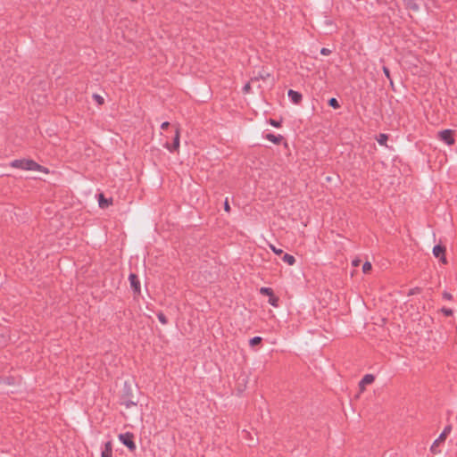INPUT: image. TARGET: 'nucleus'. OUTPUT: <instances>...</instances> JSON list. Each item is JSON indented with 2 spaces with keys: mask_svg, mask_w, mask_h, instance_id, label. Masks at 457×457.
<instances>
[{
  "mask_svg": "<svg viewBox=\"0 0 457 457\" xmlns=\"http://www.w3.org/2000/svg\"><path fill=\"white\" fill-rule=\"evenodd\" d=\"M11 166L16 169H21L24 170H33L39 171L45 174H48L49 170L47 168L39 165L36 162L31 159H20L14 160L11 162Z\"/></svg>",
  "mask_w": 457,
  "mask_h": 457,
  "instance_id": "1",
  "label": "nucleus"
},
{
  "mask_svg": "<svg viewBox=\"0 0 457 457\" xmlns=\"http://www.w3.org/2000/svg\"><path fill=\"white\" fill-rule=\"evenodd\" d=\"M433 255L439 259V261L444 264H447L446 259V248L442 245H436L433 248Z\"/></svg>",
  "mask_w": 457,
  "mask_h": 457,
  "instance_id": "2",
  "label": "nucleus"
},
{
  "mask_svg": "<svg viewBox=\"0 0 457 457\" xmlns=\"http://www.w3.org/2000/svg\"><path fill=\"white\" fill-rule=\"evenodd\" d=\"M453 134V130L445 129L438 132V138L446 143L448 145H453L455 143Z\"/></svg>",
  "mask_w": 457,
  "mask_h": 457,
  "instance_id": "3",
  "label": "nucleus"
},
{
  "mask_svg": "<svg viewBox=\"0 0 457 457\" xmlns=\"http://www.w3.org/2000/svg\"><path fill=\"white\" fill-rule=\"evenodd\" d=\"M179 139H180V129L179 126L175 128V136L173 139V145L165 144V147L170 152H178L179 148Z\"/></svg>",
  "mask_w": 457,
  "mask_h": 457,
  "instance_id": "4",
  "label": "nucleus"
},
{
  "mask_svg": "<svg viewBox=\"0 0 457 457\" xmlns=\"http://www.w3.org/2000/svg\"><path fill=\"white\" fill-rule=\"evenodd\" d=\"M120 442L125 445L129 450L134 451L136 445L133 441V435L130 433L120 434L119 436Z\"/></svg>",
  "mask_w": 457,
  "mask_h": 457,
  "instance_id": "5",
  "label": "nucleus"
},
{
  "mask_svg": "<svg viewBox=\"0 0 457 457\" xmlns=\"http://www.w3.org/2000/svg\"><path fill=\"white\" fill-rule=\"evenodd\" d=\"M445 439L443 436H438L431 445L430 452L433 455H437L441 453L440 446L445 443Z\"/></svg>",
  "mask_w": 457,
  "mask_h": 457,
  "instance_id": "6",
  "label": "nucleus"
},
{
  "mask_svg": "<svg viewBox=\"0 0 457 457\" xmlns=\"http://www.w3.org/2000/svg\"><path fill=\"white\" fill-rule=\"evenodd\" d=\"M375 377L371 374L365 375L359 383V388L361 392H364L366 386L370 385L374 382Z\"/></svg>",
  "mask_w": 457,
  "mask_h": 457,
  "instance_id": "7",
  "label": "nucleus"
},
{
  "mask_svg": "<svg viewBox=\"0 0 457 457\" xmlns=\"http://www.w3.org/2000/svg\"><path fill=\"white\" fill-rule=\"evenodd\" d=\"M271 77V74L270 72H269L267 70L265 69H262L258 74L256 76H254L253 78L251 79V81L252 82H254V81H257V80H267L269 79Z\"/></svg>",
  "mask_w": 457,
  "mask_h": 457,
  "instance_id": "8",
  "label": "nucleus"
},
{
  "mask_svg": "<svg viewBox=\"0 0 457 457\" xmlns=\"http://www.w3.org/2000/svg\"><path fill=\"white\" fill-rule=\"evenodd\" d=\"M129 281H130V286L133 288L134 292L137 293V294L140 293V283L137 279V277L135 274H130Z\"/></svg>",
  "mask_w": 457,
  "mask_h": 457,
  "instance_id": "9",
  "label": "nucleus"
},
{
  "mask_svg": "<svg viewBox=\"0 0 457 457\" xmlns=\"http://www.w3.org/2000/svg\"><path fill=\"white\" fill-rule=\"evenodd\" d=\"M98 204L101 208H107L112 204V198H105L103 194H100L98 197Z\"/></svg>",
  "mask_w": 457,
  "mask_h": 457,
  "instance_id": "10",
  "label": "nucleus"
},
{
  "mask_svg": "<svg viewBox=\"0 0 457 457\" xmlns=\"http://www.w3.org/2000/svg\"><path fill=\"white\" fill-rule=\"evenodd\" d=\"M287 95L294 104H299L302 100V95L295 90L290 89Z\"/></svg>",
  "mask_w": 457,
  "mask_h": 457,
  "instance_id": "11",
  "label": "nucleus"
},
{
  "mask_svg": "<svg viewBox=\"0 0 457 457\" xmlns=\"http://www.w3.org/2000/svg\"><path fill=\"white\" fill-rule=\"evenodd\" d=\"M112 442H107L104 445V449L102 452V457H112Z\"/></svg>",
  "mask_w": 457,
  "mask_h": 457,
  "instance_id": "12",
  "label": "nucleus"
},
{
  "mask_svg": "<svg viewBox=\"0 0 457 457\" xmlns=\"http://www.w3.org/2000/svg\"><path fill=\"white\" fill-rule=\"evenodd\" d=\"M403 1L405 3L406 6L410 10H412L413 12H418L420 10L419 5L415 0H403Z\"/></svg>",
  "mask_w": 457,
  "mask_h": 457,
  "instance_id": "13",
  "label": "nucleus"
},
{
  "mask_svg": "<svg viewBox=\"0 0 457 457\" xmlns=\"http://www.w3.org/2000/svg\"><path fill=\"white\" fill-rule=\"evenodd\" d=\"M266 138L274 144H279L283 139V137L280 135L275 136L273 134H267Z\"/></svg>",
  "mask_w": 457,
  "mask_h": 457,
  "instance_id": "14",
  "label": "nucleus"
},
{
  "mask_svg": "<svg viewBox=\"0 0 457 457\" xmlns=\"http://www.w3.org/2000/svg\"><path fill=\"white\" fill-rule=\"evenodd\" d=\"M283 261L290 266H293L295 263V258L288 253L284 254Z\"/></svg>",
  "mask_w": 457,
  "mask_h": 457,
  "instance_id": "15",
  "label": "nucleus"
},
{
  "mask_svg": "<svg viewBox=\"0 0 457 457\" xmlns=\"http://www.w3.org/2000/svg\"><path fill=\"white\" fill-rule=\"evenodd\" d=\"M452 431V426L451 425H448L446 426L443 432L439 435L440 436H443L444 439L446 440V437L448 436V435L451 433Z\"/></svg>",
  "mask_w": 457,
  "mask_h": 457,
  "instance_id": "16",
  "label": "nucleus"
},
{
  "mask_svg": "<svg viewBox=\"0 0 457 457\" xmlns=\"http://www.w3.org/2000/svg\"><path fill=\"white\" fill-rule=\"evenodd\" d=\"M377 140L379 145H386L387 136L386 134H380Z\"/></svg>",
  "mask_w": 457,
  "mask_h": 457,
  "instance_id": "17",
  "label": "nucleus"
},
{
  "mask_svg": "<svg viewBox=\"0 0 457 457\" xmlns=\"http://www.w3.org/2000/svg\"><path fill=\"white\" fill-rule=\"evenodd\" d=\"M262 337H254L249 341V345L251 346L258 345L262 343Z\"/></svg>",
  "mask_w": 457,
  "mask_h": 457,
  "instance_id": "18",
  "label": "nucleus"
},
{
  "mask_svg": "<svg viewBox=\"0 0 457 457\" xmlns=\"http://www.w3.org/2000/svg\"><path fill=\"white\" fill-rule=\"evenodd\" d=\"M278 302V298L274 294H272L271 295L269 296V303L272 306L277 307Z\"/></svg>",
  "mask_w": 457,
  "mask_h": 457,
  "instance_id": "19",
  "label": "nucleus"
},
{
  "mask_svg": "<svg viewBox=\"0 0 457 457\" xmlns=\"http://www.w3.org/2000/svg\"><path fill=\"white\" fill-rule=\"evenodd\" d=\"M260 293L264 295H271L273 293V290L270 287H261Z\"/></svg>",
  "mask_w": 457,
  "mask_h": 457,
  "instance_id": "20",
  "label": "nucleus"
},
{
  "mask_svg": "<svg viewBox=\"0 0 457 457\" xmlns=\"http://www.w3.org/2000/svg\"><path fill=\"white\" fill-rule=\"evenodd\" d=\"M372 269V266H371V263L370 262H366L363 265H362V271L364 273H368Z\"/></svg>",
  "mask_w": 457,
  "mask_h": 457,
  "instance_id": "21",
  "label": "nucleus"
},
{
  "mask_svg": "<svg viewBox=\"0 0 457 457\" xmlns=\"http://www.w3.org/2000/svg\"><path fill=\"white\" fill-rule=\"evenodd\" d=\"M328 104L335 109L339 108V104L336 98L329 99Z\"/></svg>",
  "mask_w": 457,
  "mask_h": 457,
  "instance_id": "22",
  "label": "nucleus"
},
{
  "mask_svg": "<svg viewBox=\"0 0 457 457\" xmlns=\"http://www.w3.org/2000/svg\"><path fill=\"white\" fill-rule=\"evenodd\" d=\"M440 312H441L444 315H445V316H452V315L453 314V310H452V309H448V308H445V307H444V308H442V309L440 310Z\"/></svg>",
  "mask_w": 457,
  "mask_h": 457,
  "instance_id": "23",
  "label": "nucleus"
},
{
  "mask_svg": "<svg viewBox=\"0 0 457 457\" xmlns=\"http://www.w3.org/2000/svg\"><path fill=\"white\" fill-rule=\"evenodd\" d=\"M93 98L96 100V102L98 104H104V98L101 96L96 94V95L93 96Z\"/></svg>",
  "mask_w": 457,
  "mask_h": 457,
  "instance_id": "24",
  "label": "nucleus"
},
{
  "mask_svg": "<svg viewBox=\"0 0 457 457\" xmlns=\"http://www.w3.org/2000/svg\"><path fill=\"white\" fill-rule=\"evenodd\" d=\"M250 90H251V84H250V82H248L243 87V91H244V93L247 94L250 92Z\"/></svg>",
  "mask_w": 457,
  "mask_h": 457,
  "instance_id": "25",
  "label": "nucleus"
},
{
  "mask_svg": "<svg viewBox=\"0 0 457 457\" xmlns=\"http://www.w3.org/2000/svg\"><path fill=\"white\" fill-rule=\"evenodd\" d=\"M270 124L274 126V127H276V128H279L280 127V122L277 121L275 120H272V119L270 120Z\"/></svg>",
  "mask_w": 457,
  "mask_h": 457,
  "instance_id": "26",
  "label": "nucleus"
},
{
  "mask_svg": "<svg viewBox=\"0 0 457 457\" xmlns=\"http://www.w3.org/2000/svg\"><path fill=\"white\" fill-rule=\"evenodd\" d=\"M158 319L162 323V324H166L167 323V320L165 318V316L162 314V313H160L158 315Z\"/></svg>",
  "mask_w": 457,
  "mask_h": 457,
  "instance_id": "27",
  "label": "nucleus"
},
{
  "mask_svg": "<svg viewBox=\"0 0 457 457\" xmlns=\"http://www.w3.org/2000/svg\"><path fill=\"white\" fill-rule=\"evenodd\" d=\"M320 54L323 55H328L331 54V51L328 48L324 47L320 50Z\"/></svg>",
  "mask_w": 457,
  "mask_h": 457,
  "instance_id": "28",
  "label": "nucleus"
},
{
  "mask_svg": "<svg viewBox=\"0 0 457 457\" xmlns=\"http://www.w3.org/2000/svg\"><path fill=\"white\" fill-rule=\"evenodd\" d=\"M443 297L445 299H446V300H452L453 295L450 293H448V292H444L443 293Z\"/></svg>",
  "mask_w": 457,
  "mask_h": 457,
  "instance_id": "29",
  "label": "nucleus"
},
{
  "mask_svg": "<svg viewBox=\"0 0 457 457\" xmlns=\"http://www.w3.org/2000/svg\"><path fill=\"white\" fill-rule=\"evenodd\" d=\"M383 71L387 79H390V72L389 70L386 67H383Z\"/></svg>",
  "mask_w": 457,
  "mask_h": 457,
  "instance_id": "30",
  "label": "nucleus"
},
{
  "mask_svg": "<svg viewBox=\"0 0 457 457\" xmlns=\"http://www.w3.org/2000/svg\"><path fill=\"white\" fill-rule=\"evenodd\" d=\"M170 123L168 121H165L163 122L162 125H161V129H166L168 127H169Z\"/></svg>",
  "mask_w": 457,
  "mask_h": 457,
  "instance_id": "31",
  "label": "nucleus"
},
{
  "mask_svg": "<svg viewBox=\"0 0 457 457\" xmlns=\"http://www.w3.org/2000/svg\"><path fill=\"white\" fill-rule=\"evenodd\" d=\"M224 209H225V211H226V212H228L230 211V206H229V204H228V201H226V202H225Z\"/></svg>",
  "mask_w": 457,
  "mask_h": 457,
  "instance_id": "32",
  "label": "nucleus"
},
{
  "mask_svg": "<svg viewBox=\"0 0 457 457\" xmlns=\"http://www.w3.org/2000/svg\"><path fill=\"white\" fill-rule=\"evenodd\" d=\"M360 263H361V261L359 259H356V260L353 261V266H354V267L359 266Z\"/></svg>",
  "mask_w": 457,
  "mask_h": 457,
  "instance_id": "33",
  "label": "nucleus"
},
{
  "mask_svg": "<svg viewBox=\"0 0 457 457\" xmlns=\"http://www.w3.org/2000/svg\"><path fill=\"white\" fill-rule=\"evenodd\" d=\"M273 253L278 254V255H280V254L283 253V251L281 249L276 248V250H274Z\"/></svg>",
  "mask_w": 457,
  "mask_h": 457,
  "instance_id": "34",
  "label": "nucleus"
},
{
  "mask_svg": "<svg viewBox=\"0 0 457 457\" xmlns=\"http://www.w3.org/2000/svg\"><path fill=\"white\" fill-rule=\"evenodd\" d=\"M269 246L272 250V252H274V250H276V247L272 244H270Z\"/></svg>",
  "mask_w": 457,
  "mask_h": 457,
  "instance_id": "35",
  "label": "nucleus"
}]
</instances>
